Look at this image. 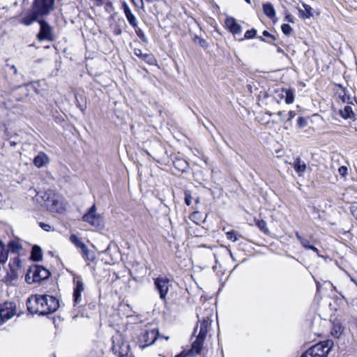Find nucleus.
I'll list each match as a JSON object with an SVG mask.
<instances>
[{
    "mask_svg": "<svg viewBox=\"0 0 357 357\" xmlns=\"http://www.w3.org/2000/svg\"><path fill=\"white\" fill-rule=\"evenodd\" d=\"M297 125L299 128H304L307 125V120L303 116H300L297 120Z\"/></svg>",
    "mask_w": 357,
    "mask_h": 357,
    "instance_id": "nucleus-38",
    "label": "nucleus"
},
{
    "mask_svg": "<svg viewBox=\"0 0 357 357\" xmlns=\"http://www.w3.org/2000/svg\"><path fill=\"white\" fill-rule=\"evenodd\" d=\"M2 324V319H0V325Z\"/></svg>",
    "mask_w": 357,
    "mask_h": 357,
    "instance_id": "nucleus-58",
    "label": "nucleus"
},
{
    "mask_svg": "<svg viewBox=\"0 0 357 357\" xmlns=\"http://www.w3.org/2000/svg\"><path fill=\"white\" fill-rule=\"evenodd\" d=\"M277 115H278L280 117V119L283 121V119H287V114L284 112H278L277 113Z\"/></svg>",
    "mask_w": 357,
    "mask_h": 357,
    "instance_id": "nucleus-45",
    "label": "nucleus"
},
{
    "mask_svg": "<svg viewBox=\"0 0 357 357\" xmlns=\"http://www.w3.org/2000/svg\"><path fill=\"white\" fill-rule=\"evenodd\" d=\"M48 161L49 160L47 155L43 152H40L37 156L34 158L33 163L37 167L40 168L45 165Z\"/></svg>",
    "mask_w": 357,
    "mask_h": 357,
    "instance_id": "nucleus-19",
    "label": "nucleus"
},
{
    "mask_svg": "<svg viewBox=\"0 0 357 357\" xmlns=\"http://www.w3.org/2000/svg\"><path fill=\"white\" fill-rule=\"evenodd\" d=\"M292 165L294 167L295 171L299 175H301L306 170V164L300 158H297Z\"/></svg>",
    "mask_w": 357,
    "mask_h": 357,
    "instance_id": "nucleus-20",
    "label": "nucleus"
},
{
    "mask_svg": "<svg viewBox=\"0 0 357 357\" xmlns=\"http://www.w3.org/2000/svg\"><path fill=\"white\" fill-rule=\"evenodd\" d=\"M147 3H151L153 1V0H145Z\"/></svg>",
    "mask_w": 357,
    "mask_h": 357,
    "instance_id": "nucleus-56",
    "label": "nucleus"
},
{
    "mask_svg": "<svg viewBox=\"0 0 357 357\" xmlns=\"http://www.w3.org/2000/svg\"><path fill=\"white\" fill-rule=\"evenodd\" d=\"M333 345L332 340L321 342L307 349L301 357H327Z\"/></svg>",
    "mask_w": 357,
    "mask_h": 357,
    "instance_id": "nucleus-4",
    "label": "nucleus"
},
{
    "mask_svg": "<svg viewBox=\"0 0 357 357\" xmlns=\"http://www.w3.org/2000/svg\"><path fill=\"white\" fill-rule=\"evenodd\" d=\"M55 0H33L32 8H37L38 13L49 15L54 10Z\"/></svg>",
    "mask_w": 357,
    "mask_h": 357,
    "instance_id": "nucleus-12",
    "label": "nucleus"
},
{
    "mask_svg": "<svg viewBox=\"0 0 357 357\" xmlns=\"http://www.w3.org/2000/svg\"><path fill=\"white\" fill-rule=\"evenodd\" d=\"M15 314V306L12 303H5L3 305H0V319H2V324L12 318Z\"/></svg>",
    "mask_w": 357,
    "mask_h": 357,
    "instance_id": "nucleus-13",
    "label": "nucleus"
},
{
    "mask_svg": "<svg viewBox=\"0 0 357 357\" xmlns=\"http://www.w3.org/2000/svg\"><path fill=\"white\" fill-rule=\"evenodd\" d=\"M199 202V197H197L196 198V199H195V203H196V204H198Z\"/></svg>",
    "mask_w": 357,
    "mask_h": 357,
    "instance_id": "nucleus-53",
    "label": "nucleus"
},
{
    "mask_svg": "<svg viewBox=\"0 0 357 357\" xmlns=\"http://www.w3.org/2000/svg\"><path fill=\"white\" fill-rule=\"evenodd\" d=\"M247 3H250V0H245Z\"/></svg>",
    "mask_w": 357,
    "mask_h": 357,
    "instance_id": "nucleus-57",
    "label": "nucleus"
},
{
    "mask_svg": "<svg viewBox=\"0 0 357 357\" xmlns=\"http://www.w3.org/2000/svg\"><path fill=\"white\" fill-rule=\"evenodd\" d=\"M50 275V273L43 266L35 265L31 267L27 271L25 280L29 284L40 282L47 279Z\"/></svg>",
    "mask_w": 357,
    "mask_h": 357,
    "instance_id": "nucleus-5",
    "label": "nucleus"
},
{
    "mask_svg": "<svg viewBox=\"0 0 357 357\" xmlns=\"http://www.w3.org/2000/svg\"><path fill=\"white\" fill-rule=\"evenodd\" d=\"M40 24V31L37 34V38L40 41L43 40H53L52 28L51 26L45 20H38Z\"/></svg>",
    "mask_w": 357,
    "mask_h": 357,
    "instance_id": "nucleus-10",
    "label": "nucleus"
},
{
    "mask_svg": "<svg viewBox=\"0 0 357 357\" xmlns=\"http://www.w3.org/2000/svg\"><path fill=\"white\" fill-rule=\"evenodd\" d=\"M20 263H21L20 259L18 257H16L13 259V261L12 263L10 262L9 267L12 268V266H13V268H16V269L19 270L20 268Z\"/></svg>",
    "mask_w": 357,
    "mask_h": 357,
    "instance_id": "nucleus-35",
    "label": "nucleus"
},
{
    "mask_svg": "<svg viewBox=\"0 0 357 357\" xmlns=\"http://www.w3.org/2000/svg\"><path fill=\"white\" fill-rule=\"evenodd\" d=\"M296 116V113L294 111H290L287 113V119H283L284 122H288L291 121Z\"/></svg>",
    "mask_w": 357,
    "mask_h": 357,
    "instance_id": "nucleus-41",
    "label": "nucleus"
},
{
    "mask_svg": "<svg viewBox=\"0 0 357 357\" xmlns=\"http://www.w3.org/2000/svg\"><path fill=\"white\" fill-rule=\"evenodd\" d=\"M122 9L130 25L131 26H137V24H138L137 20L125 1L122 3Z\"/></svg>",
    "mask_w": 357,
    "mask_h": 357,
    "instance_id": "nucleus-17",
    "label": "nucleus"
},
{
    "mask_svg": "<svg viewBox=\"0 0 357 357\" xmlns=\"http://www.w3.org/2000/svg\"><path fill=\"white\" fill-rule=\"evenodd\" d=\"M259 39L260 40H261V41H264V42H265V41H266V40H265V39H264L263 37H261V36H259Z\"/></svg>",
    "mask_w": 357,
    "mask_h": 357,
    "instance_id": "nucleus-54",
    "label": "nucleus"
},
{
    "mask_svg": "<svg viewBox=\"0 0 357 357\" xmlns=\"http://www.w3.org/2000/svg\"><path fill=\"white\" fill-rule=\"evenodd\" d=\"M295 235L298 241L300 242V243L302 245L303 248H305V249L313 250L314 252L318 254V249L314 245H310L309 239L303 237L301 235H300V234L298 231L295 232Z\"/></svg>",
    "mask_w": 357,
    "mask_h": 357,
    "instance_id": "nucleus-18",
    "label": "nucleus"
},
{
    "mask_svg": "<svg viewBox=\"0 0 357 357\" xmlns=\"http://www.w3.org/2000/svg\"><path fill=\"white\" fill-rule=\"evenodd\" d=\"M18 271L19 270L16 268H13V266L10 268V271H8L6 278V282L11 283L12 282L16 280L18 278Z\"/></svg>",
    "mask_w": 357,
    "mask_h": 357,
    "instance_id": "nucleus-27",
    "label": "nucleus"
},
{
    "mask_svg": "<svg viewBox=\"0 0 357 357\" xmlns=\"http://www.w3.org/2000/svg\"><path fill=\"white\" fill-rule=\"evenodd\" d=\"M281 29H282V32L285 34V35H289L290 34V33L292 31V29L291 27V26L288 24H284L282 25L281 26Z\"/></svg>",
    "mask_w": 357,
    "mask_h": 357,
    "instance_id": "nucleus-37",
    "label": "nucleus"
},
{
    "mask_svg": "<svg viewBox=\"0 0 357 357\" xmlns=\"http://www.w3.org/2000/svg\"><path fill=\"white\" fill-rule=\"evenodd\" d=\"M11 68L13 70V73H14V74H15V75H17V69L16 66H14V65H13V66H11Z\"/></svg>",
    "mask_w": 357,
    "mask_h": 357,
    "instance_id": "nucleus-47",
    "label": "nucleus"
},
{
    "mask_svg": "<svg viewBox=\"0 0 357 357\" xmlns=\"http://www.w3.org/2000/svg\"><path fill=\"white\" fill-rule=\"evenodd\" d=\"M131 1L132 2V3L135 6H137V4L136 3L135 1V0H131Z\"/></svg>",
    "mask_w": 357,
    "mask_h": 357,
    "instance_id": "nucleus-55",
    "label": "nucleus"
},
{
    "mask_svg": "<svg viewBox=\"0 0 357 357\" xmlns=\"http://www.w3.org/2000/svg\"><path fill=\"white\" fill-rule=\"evenodd\" d=\"M70 241L72 243H73L77 248H79L80 250L82 248H84V246L86 244L76 235L71 234L70 236Z\"/></svg>",
    "mask_w": 357,
    "mask_h": 357,
    "instance_id": "nucleus-29",
    "label": "nucleus"
},
{
    "mask_svg": "<svg viewBox=\"0 0 357 357\" xmlns=\"http://www.w3.org/2000/svg\"><path fill=\"white\" fill-rule=\"evenodd\" d=\"M192 197L189 191L185 192V203L186 205L190 206L192 203Z\"/></svg>",
    "mask_w": 357,
    "mask_h": 357,
    "instance_id": "nucleus-39",
    "label": "nucleus"
},
{
    "mask_svg": "<svg viewBox=\"0 0 357 357\" xmlns=\"http://www.w3.org/2000/svg\"><path fill=\"white\" fill-rule=\"evenodd\" d=\"M213 311V307L211 306L206 307V305L198 309L197 315L199 326L197 324L193 332L194 335L197 337L196 340L193 342L189 354H184L181 353L175 357H187L190 354L197 355L201 353L206 334L211 328Z\"/></svg>",
    "mask_w": 357,
    "mask_h": 357,
    "instance_id": "nucleus-1",
    "label": "nucleus"
},
{
    "mask_svg": "<svg viewBox=\"0 0 357 357\" xmlns=\"http://www.w3.org/2000/svg\"><path fill=\"white\" fill-rule=\"evenodd\" d=\"M278 52L279 53H282V54L284 53V50H283L282 49H281L280 47H278Z\"/></svg>",
    "mask_w": 357,
    "mask_h": 357,
    "instance_id": "nucleus-52",
    "label": "nucleus"
},
{
    "mask_svg": "<svg viewBox=\"0 0 357 357\" xmlns=\"http://www.w3.org/2000/svg\"><path fill=\"white\" fill-rule=\"evenodd\" d=\"M140 1V8L142 9H144V0H139Z\"/></svg>",
    "mask_w": 357,
    "mask_h": 357,
    "instance_id": "nucleus-48",
    "label": "nucleus"
},
{
    "mask_svg": "<svg viewBox=\"0 0 357 357\" xmlns=\"http://www.w3.org/2000/svg\"><path fill=\"white\" fill-rule=\"evenodd\" d=\"M286 18L287 19V20H288L289 22H292L291 17L290 15H287V16L286 17Z\"/></svg>",
    "mask_w": 357,
    "mask_h": 357,
    "instance_id": "nucleus-51",
    "label": "nucleus"
},
{
    "mask_svg": "<svg viewBox=\"0 0 357 357\" xmlns=\"http://www.w3.org/2000/svg\"><path fill=\"white\" fill-rule=\"evenodd\" d=\"M135 29L136 35L142 40V42L146 43L147 42V38L145 36L144 31L138 26V24H137V26H132Z\"/></svg>",
    "mask_w": 357,
    "mask_h": 357,
    "instance_id": "nucleus-32",
    "label": "nucleus"
},
{
    "mask_svg": "<svg viewBox=\"0 0 357 357\" xmlns=\"http://www.w3.org/2000/svg\"><path fill=\"white\" fill-rule=\"evenodd\" d=\"M316 285H317V290H318V291H319V290H320V287H321V284H320V282H319L316 281Z\"/></svg>",
    "mask_w": 357,
    "mask_h": 357,
    "instance_id": "nucleus-50",
    "label": "nucleus"
},
{
    "mask_svg": "<svg viewBox=\"0 0 357 357\" xmlns=\"http://www.w3.org/2000/svg\"><path fill=\"white\" fill-rule=\"evenodd\" d=\"M133 52L135 56L144 61L146 63L149 65L156 64V59L152 54L143 53L142 51L139 48H134Z\"/></svg>",
    "mask_w": 357,
    "mask_h": 357,
    "instance_id": "nucleus-16",
    "label": "nucleus"
},
{
    "mask_svg": "<svg viewBox=\"0 0 357 357\" xmlns=\"http://www.w3.org/2000/svg\"><path fill=\"white\" fill-rule=\"evenodd\" d=\"M80 253L82 257L86 261H92L95 259L93 252L89 250L86 245L84 246V248L80 250Z\"/></svg>",
    "mask_w": 357,
    "mask_h": 357,
    "instance_id": "nucleus-25",
    "label": "nucleus"
},
{
    "mask_svg": "<svg viewBox=\"0 0 357 357\" xmlns=\"http://www.w3.org/2000/svg\"><path fill=\"white\" fill-rule=\"evenodd\" d=\"M112 351L114 354L119 357H123L128 354L130 351V345L128 342L125 341L123 336L116 333L112 337Z\"/></svg>",
    "mask_w": 357,
    "mask_h": 357,
    "instance_id": "nucleus-7",
    "label": "nucleus"
},
{
    "mask_svg": "<svg viewBox=\"0 0 357 357\" xmlns=\"http://www.w3.org/2000/svg\"><path fill=\"white\" fill-rule=\"evenodd\" d=\"M40 226L42 229H43L45 231H50V229H51V226L48 224H45V223H43V222H40Z\"/></svg>",
    "mask_w": 357,
    "mask_h": 357,
    "instance_id": "nucleus-44",
    "label": "nucleus"
},
{
    "mask_svg": "<svg viewBox=\"0 0 357 357\" xmlns=\"http://www.w3.org/2000/svg\"><path fill=\"white\" fill-rule=\"evenodd\" d=\"M114 33L116 35H120L121 33V30L120 29H116Z\"/></svg>",
    "mask_w": 357,
    "mask_h": 357,
    "instance_id": "nucleus-49",
    "label": "nucleus"
},
{
    "mask_svg": "<svg viewBox=\"0 0 357 357\" xmlns=\"http://www.w3.org/2000/svg\"><path fill=\"white\" fill-rule=\"evenodd\" d=\"M303 9L299 8V10H298L300 16L303 19H309L311 17H312V15H313L312 11V8H311V6L304 3V4H303Z\"/></svg>",
    "mask_w": 357,
    "mask_h": 357,
    "instance_id": "nucleus-21",
    "label": "nucleus"
},
{
    "mask_svg": "<svg viewBox=\"0 0 357 357\" xmlns=\"http://www.w3.org/2000/svg\"><path fill=\"white\" fill-rule=\"evenodd\" d=\"M164 338H165V340H168V339H169V337H164Z\"/></svg>",
    "mask_w": 357,
    "mask_h": 357,
    "instance_id": "nucleus-59",
    "label": "nucleus"
},
{
    "mask_svg": "<svg viewBox=\"0 0 357 357\" xmlns=\"http://www.w3.org/2000/svg\"><path fill=\"white\" fill-rule=\"evenodd\" d=\"M32 12L23 17L20 20V23L25 25L29 26L34 22H38L40 17L47 15V14H43L38 13L37 10V8H32Z\"/></svg>",
    "mask_w": 357,
    "mask_h": 357,
    "instance_id": "nucleus-14",
    "label": "nucleus"
},
{
    "mask_svg": "<svg viewBox=\"0 0 357 357\" xmlns=\"http://www.w3.org/2000/svg\"><path fill=\"white\" fill-rule=\"evenodd\" d=\"M263 36L265 37L270 38L273 40H275V37L273 35L271 34L268 31H264Z\"/></svg>",
    "mask_w": 357,
    "mask_h": 357,
    "instance_id": "nucleus-43",
    "label": "nucleus"
},
{
    "mask_svg": "<svg viewBox=\"0 0 357 357\" xmlns=\"http://www.w3.org/2000/svg\"><path fill=\"white\" fill-rule=\"evenodd\" d=\"M226 236L228 239L232 241L233 242H236L238 240V236L241 237V236L238 235L237 231L232 230L226 232Z\"/></svg>",
    "mask_w": 357,
    "mask_h": 357,
    "instance_id": "nucleus-33",
    "label": "nucleus"
},
{
    "mask_svg": "<svg viewBox=\"0 0 357 357\" xmlns=\"http://www.w3.org/2000/svg\"><path fill=\"white\" fill-rule=\"evenodd\" d=\"M285 98L284 100L287 104H291L294 102V92L291 89H287L285 90Z\"/></svg>",
    "mask_w": 357,
    "mask_h": 357,
    "instance_id": "nucleus-31",
    "label": "nucleus"
},
{
    "mask_svg": "<svg viewBox=\"0 0 357 357\" xmlns=\"http://www.w3.org/2000/svg\"><path fill=\"white\" fill-rule=\"evenodd\" d=\"M338 172L341 176H344L347 174L348 169L346 166H341L338 169Z\"/></svg>",
    "mask_w": 357,
    "mask_h": 357,
    "instance_id": "nucleus-42",
    "label": "nucleus"
},
{
    "mask_svg": "<svg viewBox=\"0 0 357 357\" xmlns=\"http://www.w3.org/2000/svg\"><path fill=\"white\" fill-rule=\"evenodd\" d=\"M158 335L159 332L157 329H152L142 332L138 339L139 346L144 349L153 344L157 340Z\"/></svg>",
    "mask_w": 357,
    "mask_h": 357,
    "instance_id": "nucleus-8",
    "label": "nucleus"
},
{
    "mask_svg": "<svg viewBox=\"0 0 357 357\" xmlns=\"http://www.w3.org/2000/svg\"><path fill=\"white\" fill-rule=\"evenodd\" d=\"M257 34V30L255 29H251L248 30L244 35L245 38L251 39L253 38Z\"/></svg>",
    "mask_w": 357,
    "mask_h": 357,
    "instance_id": "nucleus-36",
    "label": "nucleus"
},
{
    "mask_svg": "<svg viewBox=\"0 0 357 357\" xmlns=\"http://www.w3.org/2000/svg\"><path fill=\"white\" fill-rule=\"evenodd\" d=\"M8 247L13 253H19L22 249V244L18 239L10 241L8 244Z\"/></svg>",
    "mask_w": 357,
    "mask_h": 357,
    "instance_id": "nucleus-23",
    "label": "nucleus"
},
{
    "mask_svg": "<svg viewBox=\"0 0 357 357\" xmlns=\"http://www.w3.org/2000/svg\"><path fill=\"white\" fill-rule=\"evenodd\" d=\"M31 259L35 261H38L42 259V250L38 245H33L31 250Z\"/></svg>",
    "mask_w": 357,
    "mask_h": 357,
    "instance_id": "nucleus-24",
    "label": "nucleus"
},
{
    "mask_svg": "<svg viewBox=\"0 0 357 357\" xmlns=\"http://www.w3.org/2000/svg\"><path fill=\"white\" fill-rule=\"evenodd\" d=\"M96 210V206L93 204L82 216V220L97 229H102L104 227V218Z\"/></svg>",
    "mask_w": 357,
    "mask_h": 357,
    "instance_id": "nucleus-6",
    "label": "nucleus"
},
{
    "mask_svg": "<svg viewBox=\"0 0 357 357\" xmlns=\"http://www.w3.org/2000/svg\"><path fill=\"white\" fill-rule=\"evenodd\" d=\"M225 25L233 35H240L242 32L241 26L237 23L236 19L232 17H227L225 21Z\"/></svg>",
    "mask_w": 357,
    "mask_h": 357,
    "instance_id": "nucleus-15",
    "label": "nucleus"
},
{
    "mask_svg": "<svg viewBox=\"0 0 357 357\" xmlns=\"http://www.w3.org/2000/svg\"><path fill=\"white\" fill-rule=\"evenodd\" d=\"M26 307L31 314L46 315L56 312L59 307V303L52 296L36 294L27 299Z\"/></svg>",
    "mask_w": 357,
    "mask_h": 357,
    "instance_id": "nucleus-2",
    "label": "nucleus"
},
{
    "mask_svg": "<svg viewBox=\"0 0 357 357\" xmlns=\"http://www.w3.org/2000/svg\"><path fill=\"white\" fill-rule=\"evenodd\" d=\"M8 257V250L0 240V266L6 262Z\"/></svg>",
    "mask_w": 357,
    "mask_h": 357,
    "instance_id": "nucleus-22",
    "label": "nucleus"
},
{
    "mask_svg": "<svg viewBox=\"0 0 357 357\" xmlns=\"http://www.w3.org/2000/svg\"><path fill=\"white\" fill-rule=\"evenodd\" d=\"M73 303L74 306H79L81 303L82 294L84 291V284L80 275H75L73 278Z\"/></svg>",
    "mask_w": 357,
    "mask_h": 357,
    "instance_id": "nucleus-9",
    "label": "nucleus"
},
{
    "mask_svg": "<svg viewBox=\"0 0 357 357\" xmlns=\"http://www.w3.org/2000/svg\"><path fill=\"white\" fill-rule=\"evenodd\" d=\"M352 214L356 217V218L357 219V206L356 207H354L353 209H352Z\"/></svg>",
    "mask_w": 357,
    "mask_h": 357,
    "instance_id": "nucleus-46",
    "label": "nucleus"
},
{
    "mask_svg": "<svg viewBox=\"0 0 357 357\" xmlns=\"http://www.w3.org/2000/svg\"><path fill=\"white\" fill-rule=\"evenodd\" d=\"M196 39L197 40L198 44L203 48H207L208 47V43L206 40L204 38H201L199 37H196Z\"/></svg>",
    "mask_w": 357,
    "mask_h": 357,
    "instance_id": "nucleus-40",
    "label": "nucleus"
},
{
    "mask_svg": "<svg viewBox=\"0 0 357 357\" xmlns=\"http://www.w3.org/2000/svg\"><path fill=\"white\" fill-rule=\"evenodd\" d=\"M340 114L341 116L345 119H351L354 116L352 108L349 105L345 106L343 109L340 110Z\"/></svg>",
    "mask_w": 357,
    "mask_h": 357,
    "instance_id": "nucleus-28",
    "label": "nucleus"
},
{
    "mask_svg": "<svg viewBox=\"0 0 357 357\" xmlns=\"http://www.w3.org/2000/svg\"><path fill=\"white\" fill-rule=\"evenodd\" d=\"M256 225L258 228L263 231L264 234H268L269 233L268 228L267 227L266 222L263 220H255Z\"/></svg>",
    "mask_w": 357,
    "mask_h": 357,
    "instance_id": "nucleus-30",
    "label": "nucleus"
},
{
    "mask_svg": "<svg viewBox=\"0 0 357 357\" xmlns=\"http://www.w3.org/2000/svg\"><path fill=\"white\" fill-rule=\"evenodd\" d=\"M190 219L195 222L196 224H199V222H201L202 220V214L201 213H199V211H194L191 215H190Z\"/></svg>",
    "mask_w": 357,
    "mask_h": 357,
    "instance_id": "nucleus-34",
    "label": "nucleus"
},
{
    "mask_svg": "<svg viewBox=\"0 0 357 357\" xmlns=\"http://www.w3.org/2000/svg\"><path fill=\"white\" fill-rule=\"evenodd\" d=\"M263 11L264 14L270 18H273L275 16V9L271 3H266L263 5Z\"/></svg>",
    "mask_w": 357,
    "mask_h": 357,
    "instance_id": "nucleus-26",
    "label": "nucleus"
},
{
    "mask_svg": "<svg viewBox=\"0 0 357 357\" xmlns=\"http://www.w3.org/2000/svg\"><path fill=\"white\" fill-rule=\"evenodd\" d=\"M41 199L47 208L52 213H61L64 211L62 197L52 190H47L42 193Z\"/></svg>",
    "mask_w": 357,
    "mask_h": 357,
    "instance_id": "nucleus-3",
    "label": "nucleus"
},
{
    "mask_svg": "<svg viewBox=\"0 0 357 357\" xmlns=\"http://www.w3.org/2000/svg\"><path fill=\"white\" fill-rule=\"evenodd\" d=\"M169 280L166 277H158L154 280V284L158 290L160 298L165 301L169 291Z\"/></svg>",
    "mask_w": 357,
    "mask_h": 357,
    "instance_id": "nucleus-11",
    "label": "nucleus"
}]
</instances>
